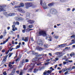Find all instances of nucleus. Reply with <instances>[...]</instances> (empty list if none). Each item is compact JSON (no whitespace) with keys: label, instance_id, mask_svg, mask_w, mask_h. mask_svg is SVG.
I'll return each mask as SVG.
<instances>
[{"label":"nucleus","instance_id":"16","mask_svg":"<svg viewBox=\"0 0 75 75\" xmlns=\"http://www.w3.org/2000/svg\"><path fill=\"white\" fill-rule=\"evenodd\" d=\"M19 6V7H23L24 6V5L23 3H21L20 4V6Z\"/></svg>","mask_w":75,"mask_h":75},{"label":"nucleus","instance_id":"6","mask_svg":"<svg viewBox=\"0 0 75 75\" xmlns=\"http://www.w3.org/2000/svg\"><path fill=\"white\" fill-rule=\"evenodd\" d=\"M8 57V55L5 56L4 57V58L2 62V64H3L4 62H6V61H7V58Z\"/></svg>","mask_w":75,"mask_h":75},{"label":"nucleus","instance_id":"52","mask_svg":"<svg viewBox=\"0 0 75 75\" xmlns=\"http://www.w3.org/2000/svg\"><path fill=\"white\" fill-rule=\"evenodd\" d=\"M68 73V71H67L64 73V74L65 75H66V74H67Z\"/></svg>","mask_w":75,"mask_h":75},{"label":"nucleus","instance_id":"10","mask_svg":"<svg viewBox=\"0 0 75 75\" xmlns=\"http://www.w3.org/2000/svg\"><path fill=\"white\" fill-rule=\"evenodd\" d=\"M28 37H23L22 38V40L23 41H24L25 42H27L28 41Z\"/></svg>","mask_w":75,"mask_h":75},{"label":"nucleus","instance_id":"45","mask_svg":"<svg viewBox=\"0 0 75 75\" xmlns=\"http://www.w3.org/2000/svg\"><path fill=\"white\" fill-rule=\"evenodd\" d=\"M12 33H13V31H11L10 32H9V34H11Z\"/></svg>","mask_w":75,"mask_h":75},{"label":"nucleus","instance_id":"50","mask_svg":"<svg viewBox=\"0 0 75 75\" xmlns=\"http://www.w3.org/2000/svg\"><path fill=\"white\" fill-rule=\"evenodd\" d=\"M17 38H20V35H17Z\"/></svg>","mask_w":75,"mask_h":75},{"label":"nucleus","instance_id":"14","mask_svg":"<svg viewBox=\"0 0 75 75\" xmlns=\"http://www.w3.org/2000/svg\"><path fill=\"white\" fill-rule=\"evenodd\" d=\"M15 18V20L17 21H19L21 20H22V18H21L18 17H16Z\"/></svg>","mask_w":75,"mask_h":75},{"label":"nucleus","instance_id":"42","mask_svg":"<svg viewBox=\"0 0 75 75\" xmlns=\"http://www.w3.org/2000/svg\"><path fill=\"white\" fill-rule=\"evenodd\" d=\"M3 74L4 75H7V74L6 73V71H5L4 73H3Z\"/></svg>","mask_w":75,"mask_h":75},{"label":"nucleus","instance_id":"11","mask_svg":"<svg viewBox=\"0 0 75 75\" xmlns=\"http://www.w3.org/2000/svg\"><path fill=\"white\" fill-rule=\"evenodd\" d=\"M18 11L21 13H25V11L22 9L21 8H19L18 9Z\"/></svg>","mask_w":75,"mask_h":75},{"label":"nucleus","instance_id":"36","mask_svg":"<svg viewBox=\"0 0 75 75\" xmlns=\"http://www.w3.org/2000/svg\"><path fill=\"white\" fill-rule=\"evenodd\" d=\"M31 66H32V67H33V66H34L35 65V64L34 63H32L30 65Z\"/></svg>","mask_w":75,"mask_h":75},{"label":"nucleus","instance_id":"2","mask_svg":"<svg viewBox=\"0 0 75 75\" xmlns=\"http://www.w3.org/2000/svg\"><path fill=\"white\" fill-rule=\"evenodd\" d=\"M4 14L6 17H9V16H15L16 15V14L14 13H9V14H7V13L6 12H4Z\"/></svg>","mask_w":75,"mask_h":75},{"label":"nucleus","instance_id":"28","mask_svg":"<svg viewBox=\"0 0 75 75\" xmlns=\"http://www.w3.org/2000/svg\"><path fill=\"white\" fill-rule=\"evenodd\" d=\"M26 17H30V13H28L26 14Z\"/></svg>","mask_w":75,"mask_h":75},{"label":"nucleus","instance_id":"26","mask_svg":"<svg viewBox=\"0 0 75 75\" xmlns=\"http://www.w3.org/2000/svg\"><path fill=\"white\" fill-rule=\"evenodd\" d=\"M67 64V62H63V64L64 65H65L66 64Z\"/></svg>","mask_w":75,"mask_h":75},{"label":"nucleus","instance_id":"12","mask_svg":"<svg viewBox=\"0 0 75 75\" xmlns=\"http://www.w3.org/2000/svg\"><path fill=\"white\" fill-rule=\"evenodd\" d=\"M23 62L22 63H21V65H23V64L24 63V62H28V61H29V60L28 59H25V60H24V59H23Z\"/></svg>","mask_w":75,"mask_h":75},{"label":"nucleus","instance_id":"37","mask_svg":"<svg viewBox=\"0 0 75 75\" xmlns=\"http://www.w3.org/2000/svg\"><path fill=\"white\" fill-rule=\"evenodd\" d=\"M58 36H56L54 37V38H55L56 39H58Z\"/></svg>","mask_w":75,"mask_h":75},{"label":"nucleus","instance_id":"40","mask_svg":"<svg viewBox=\"0 0 75 75\" xmlns=\"http://www.w3.org/2000/svg\"><path fill=\"white\" fill-rule=\"evenodd\" d=\"M71 10V9L70 8H68L67 9V11H69Z\"/></svg>","mask_w":75,"mask_h":75},{"label":"nucleus","instance_id":"27","mask_svg":"<svg viewBox=\"0 0 75 75\" xmlns=\"http://www.w3.org/2000/svg\"><path fill=\"white\" fill-rule=\"evenodd\" d=\"M11 64V62H10L9 64V67H11L12 66V65Z\"/></svg>","mask_w":75,"mask_h":75},{"label":"nucleus","instance_id":"9","mask_svg":"<svg viewBox=\"0 0 75 75\" xmlns=\"http://www.w3.org/2000/svg\"><path fill=\"white\" fill-rule=\"evenodd\" d=\"M37 43L38 45H40V46H42V40H38L37 41Z\"/></svg>","mask_w":75,"mask_h":75},{"label":"nucleus","instance_id":"4","mask_svg":"<svg viewBox=\"0 0 75 75\" xmlns=\"http://www.w3.org/2000/svg\"><path fill=\"white\" fill-rule=\"evenodd\" d=\"M39 35H42L43 36H46V35H47L45 32L42 30H41L39 32Z\"/></svg>","mask_w":75,"mask_h":75},{"label":"nucleus","instance_id":"61","mask_svg":"<svg viewBox=\"0 0 75 75\" xmlns=\"http://www.w3.org/2000/svg\"><path fill=\"white\" fill-rule=\"evenodd\" d=\"M31 40L32 41H34V40L33 39V38H31Z\"/></svg>","mask_w":75,"mask_h":75},{"label":"nucleus","instance_id":"38","mask_svg":"<svg viewBox=\"0 0 75 75\" xmlns=\"http://www.w3.org/2000/svg\"><path fill=\"white\" fill-rule=\"evenodd\" d=\"M47 38H51V37L49 35H47Z\"/></svg>","mask_w":75,"mask_h":75},{"label":"nucleus","instance_id":"15","mask_svg":"<svg viewBox=\"0 0 75 75\" xmlns=\"http://www.w3.org/2000/svg\"><path fill=\"white\" fill-rule=\"evenodd\" d=\"M71 43H70V45H71L72 44H75V40H71Z\"/></svg>","mask_w":75,"mask_h":75},{"label":"nucleus","instance_id":"20","mask_svg":"<svg viewBox=\"0 0 75 75\" xmlns=\"http://www.w3.org/2000/svg\"><path fill=\"white\" fill-rule=\"evenodd\" d=\"M72 55H75V53H74L72 52L70 54V56H71V57H72Z\"/></svg>","mask_w":75,"mask_h":75},{"label":"nucleus","instance_id":"41","mask_svg":"<svg viewBox=\"0 0 75 75\" xmlns=\"http://www.w3.org/2000/svg\"><path fill=\"white\" fill-rule=\"evenodd\" d=\"M19 61V58H18L16 60V62H18Z\"/></svg>","mask_w":75,"mask_h":75},{"label":"nucleus","instance_id":"64","mask_svg":"<svg viewBox=\"0 0 75 75\" xmlns=\"http://www.w3.org/2000/svg\"><path fill=\"white\" fill-rule=\"evenodd\" d=\"M72 69H75V66H73L72 67Z\"/></svg>","mask_w":75,"mask_h":75},{"label":"nucleus","instance_id":"34","mask_svg":"<svg viewBox=\"0 0 75 75\" xmlns=\"http://www.w3.org/2000/svg\"><path fill=\"white\" fill-rule=\"evenodd\" d=\"M15 8H18L20 7V6H14Z\"/></svg>","mask_w":75,"mask_h":75},{"label":"nucleus","instance_id":"21","mask_svg":"<svg viewBox=\"0 0 75 75\" xmlns=\"http://www.w3.org/2000/svg\"><path fill=\"white\" fill-rule=\"evenodd\" d=\"M8 39H7L5 41H4L3 42V44H6V42L8 41Z\"/></svg>","mask_w":75,"mask_h":75},{"label":"nucleus","instance_id":"17","mask_svg":"<svg viewBox=\"0 0 75 75\" xmlns=\"http://www.w3.org/2000/svg\"><path fill=\"white\" fill-rule=\"evenodd\" d=\"M28 23H30L31 24L32 23H34V21H32L31 20H28Z\"/></svg>","mask_w":75,"mask_h":75},{"label":"nucleus","instance_id":"1","mask_svg":"<svg viewBox=\"0 0 75 75\" xmlns=\"http://www.w3.org/2000/svg\"><path fill=\"white\" fill-rule=\"evenodd\" d=\"M25 6H26L25 8L26 9H28L30 7H34V4L31 3H26L25 4Z\"/></svg>","mask_w":75,"mask_h":75},{"label":"nucleus","instance_id":"62","mask_svg":"<svg viewBox=\"0 0 75 75\" xmlns=\"http://www.w3.org/2000/svg\"><path fill=\"white\" fill-rule=\"evenodd\" d=\"M0 38L1 39H2V38H3V36L2 35L0 37Z\"/></svg>","mask_w":75,"mask_h":75},{"label":"nucleus","instance_id":"19","mask_svg":"<svg viewBox=\"0 0 75 75\" xmlns=\"http://www.w3.org/2000/svg\"><path fill=\"white\" fill-rule=\"evenodd\" d=\"M37 49L39 50V51H41V50H42V48L41 47H38L37 48Z\"/></svg>","mask_w":75,"mask_h":75},{"label":"nucleus","instance_id":"47","mask_svg":"<svg viewBox=\"0 0 75 75\" xmlns=\"http://www.w3.org/2000/svg\"><path fill=\"white\" fill-rule=\"evenodd\" d=\"M30 31V29H26L27 31Z\"/></svg>","mask_w":75,"mask_h":75},{"label":"nucleus","instance_id":"13","mask_svg":"<svg viewBox=\"0 0 75 75\" xmlns=\"http://www.w3.org/2000/svg\"><path fill=\"white\" fill-rule=\"evenodd\" d=\"M55 3L54 2H52L51 3L49 4L48 6H49V7H51L52 6H53L54 5V4Z\"/></svg>","mask_w":75,"mask_h":75},{"label":"nucleus","instance_id":"18","mask_svg":"<svg viewBox=\"0 0 75 75\" xmlns=\"http://www.w3.org/2000/svg\"><path fill=\"white\" fill-rule=\"evenodd\" d=\"M66 45V44H63L62 45H59V47H65Z\"/></svg>","mask_w":75,"mask_h":75},{"label":"nucleus","instance_id":"25","mask_svg":"<svg viewBox=\"0 0 75 75\" xmlns=\"http://www.w3.org/2000/svg\"><path fill=\"white\" fill-rule=\"evenodd\" d=\"M57 54L58 55H61V54H62V53L61 52H58L57 53Z\"/></svg>","mask_w":75,"mask_h":75},{"label":"nucleus","instance_id":"46","mask_svg":"<svg viewBox=\"0 0 75 75\" xmlns=\"http://www.w3.org/2000/svg\"><path fill=\"white\" fill-rule=\"evenodd\" d=\"M16 24H17V25H19L20 23H19V22H18L17 21L16 22Z\"/></svg>","mask_w":75,"mask_h":75},{"label":"nucleus","instance_id":"30","mask_svg":"<svg viewBox=\"0 0 75 75\" xmlns=\"http://www.w3.org/2000/svg\"><path fill=\"white\" fill-rule=\"evenodd\" d=\"M28 27H29V28H33V25H29L28 26Z\"/></svg>","mask_w":75,"mask_h":75},{"label":"nucleus","instance_id":"55","mask_svg":"<svg viewBox=\"0 0 75 75\" xmlns=\"http://www.w3.org/2000/svg\"><path fill=\"white\" fill-rule=\"evenodd\" d=\"M16 72L18 74H19V71H16Z\"/></svg>","mask_w":75,"mask_h":75},{"label":"nucleus","instance_id":"22","mask_svg":"<svg viewBox=\"0 0 75 75\" xmlns=\"http://www.w3.org/2000/svg\"><path fill=\"white\" fill-rule=\"evenodd\" d=\"M16 30H17V28H15V29L14 28L12 29V31H15Z\"/></svg>","mask_w":75,"mask_h":75},{"label":"nucleus","instance_id":"43","mask_svg":"<svg viewBox=\"0 0 75 75\" xmlns=\"http://www.w3.org/2000/svg\"><path fill=\"white\" fill-rule=\"evenodd\" d=\"M60 1L61 2H64V1H65L66 0H60Z\"/></svg>","mask_w":75,"mask_h":75},{"label":"nucleus","instance_id":"5","mask_svg":"<svg viewBox=\"0 0 75 75\" xmlns=\"http://www.w3.org/2000/svg\"><path fill=\"white\" fill-rule=\"evenodd\" d=\"M6 7V5L0 6V12H2L5 11L4 8Z\"/></svg>","mask_w":75,"mask_h":75},{"label":"nucleus","instance_id":"56","mask_svg":"<svg viewBox=\"0 0 75 75\" xmlns=\"http://www.w3.org/2000/svg\"><path fill=\"white\" fill-rule=\"evenodd\" d=\"M32 53L33 54H35V52L34 51H33L32 52Z\"/></svg>","mask_w":75,"mask_h":75},{"label":"nucleus","instance_id":"31","mask_svg":"<svg viewBox=\"0 0 75 75\" xmlns=\"http://www.w3.org/2000/svg\"><path fill=\"white\" fill-rule=\"evenodd\" d=\"M71 38H75V35H73L71 37Z\"/></svg>","mask_w":75,"mask_h":75},{"label":"nucleus","instance_id":"3","mask_svg":"<svg viewBox=\"0 0 75 75\" xmlns=\"http://www.w3.org/2000/svg\"><path fill=\"white\" fill-rule=\"evenodd\" d=\"M40 4L42 6L44 9H46V8H47V6L46 5V3H45L44 2L42 4V0H40Z\"/></svg>","mask_w":75,"mask_h":75},{"label":"nucleus","instance_id":"57","mask_svg":"<svg viewBox=\"0 0 75 75\" xmlns=\"http://www.w3.org/2000/svg\"><path fill=\"white\" fill-rule=\"evenodd\" d=\"M20 75H23V72H21L20 73Z\"/></svg>","mask_w":75,"mask_h":75},{"label":"nucleus","instance_id":"24","mask_svg":"<svg viewBox=\"0 0 75 75\" xmlns=\"http://www.w3.org/2000/svg\"><path fill=\"white\" fill-rule=\"evenodd\" d=\"M13 53H10L9 54V57H11V55H13Z\"/></svg>","mask_w":75,"mask_h":75},{"label":"nucleus","instance_id":"63","mask_svg":"<svg viewBox=\"0 0 75 75\" xmlns=\"http://www.w3.org/2000/svg\"><path fill=\"white\" fill-rule=\"evenodd\" d=\"M41 65V63L37 64V65Z\"/></svg>","mask_w":75,"mask_h":75},{"label":"nucleus","instance_id":"58","mask_svg":"<svg viewBox=\"0 0 75 75\" xmlns=\"http://www.w3.org/2000/svg\"><path fill=\"white\" fill-rule=\"evenodd\" d=\"M44 47H45V48H47V45H44Z\"/></svg>","mask_w":75,"mask_h":75},{"label":"nucleus","instance_id":"35","mask_svg":"<svg viewBox=\"0 0 75 75\" xmlns=\"http://www.w3.org/2000/svg\"><path fill=\"white\" fill-rule=\"evenodd\" d=\"M49 64H50V62H46L45 63V65H48Z\"/></svg>","mask_w":75,"mask_h":75},{"label":"nucleus","instance_id":"32","mask_svg":"<svg viewBox=\"0 0 75 75\" xmlns=\"http://www.w3.org/2000/svg\"><path fill=\"white\" fill-rule=\"evenodd\" d=\"M38 71V69H35L34 70V72H36Z\"/></svg>","mask_w":75,"mask_h":75},{"label":"nucleus","instance_id":"44","mask_svg":"<svg viewBox=\"0 0 75 75\" xmlns=\"http://www.w3.org/2000/svg\"><path fill=\"white\" fill-rule=\"evenodd\" d=\"M22 32L23 33H25V30L24 29V30H22Z\"/></svg>","mask_w":75,"mask_h":75},{"label":"nucleus","instance_id":"60","mask_svg":"<svg viewBox=\"0 0 75 75\" xmlns=\"http://www.w3.org/2000/svg\"><path fill=\"white\" fill-rule=\"evenodd\" d=\"M75 10V9L74 8H73V9L72 10V11L73 12Z\"/></svg>","mask_w":75,"mask_h":75},{"label":"nucleus","instance_id":"39","mask_svg":"<svg viewBox=\"0 0 75 75\" xmlns=\"http://www.w3.org/2000/svg\"><path fill=\"white\" fill-rule=\"evenodd\" d=\"M20 47V46H19V45H17V47H16V49H18V48H19Z\"/></svg>","mask_w":75,"mask_h":75},{"label":"nucleus","instance_id":"53","mask_svg":"<svg viewBox=\"0 0 75 75\" xmlns=\"http://www.w3.org/2000/svg\"><path fill=\"white\" fill-rule=\"evenodd\" d=\"M14 49V48H12V49H10L9 50H9H10V51H12Z\"/></svg>","mask_w":75,"mask_h":75},{"label":"nucleus","instance_id":"7","mask_svg":"<svg viewBox=\"0 0 75 75\" xmlns=\"http://www.w3.org/2000/svg\"><path fill=\"white\" fill-rule=\"evenodd\" d=\"M50 11L53 14H57V11L55 9H51Z\"/></svg>","mask_w":75,"mask_h":75},{"label":"nucleus","instance_id":"51","mask_svg":"<svg viewBox=\"0 0 75 75\" xmlns=\"http://www.w3.org/2000/svg\"><path fill=\"white\" fill-rule=\"evenodd\" d=\"M2 52H5V50L3 49V50L2 51Z\"/></svg>","mask_w":75,"mask_h":75},{"label":"nucleus","instance_id":"23","mask_svg":"<svg viewBox=\"0 0 75 75\" xmlns=\"http://www.w3.org/2000/svg\"><path fill=\"white\" fill-rule=\"evenodd\" d=\"M72 68L70 67L67 69V71H71V70H72Z\"/></svg>","mask_w":75,"mask_h":75},{"label":"nucleus","instance_id":"54","mask_svg":"<svg viewBox=\"0 0 75 75\" xmlns=\"http://www.w3.org/2000/svg\"><path fill=\"white\" fill-rule=\"evenodd\" d=\"M50 61V59H47V60H46V62H49V61Z\"/></svg>","mask_w":75,"mask_h":75},{"label":"nucleus","instance_id":"59","mask_svg":"<svg viewBox=\"0 0 75 75\" xmlns=\"http://www.w3.org/2000/svg\"><path fill=\"white\" fill-rule=\"evenodd\" d=\"M48 40L49 41H52V39H49Z\"/></svg>","mask_w":75,"mask_h":75},{"label":"nucleus","instance_id":"8","mask_svg":"<svg viewBox=\"0 0 75 75\" xmlns=\"http://www.w3.org/2000/svg\"><path fill=\"white\" fill-rule=\"evenodd\" d=\"M51 73V70H48L47 71H45V72L43 73L44 75H49Z\"/></svg>","mask_w":75,"mask_h":75},{"label":"nucleus","instance_id":"49","mask_svg":"<svg viewBox=\"0 0 75 75\" xmlns=\"http://www.w3.org/2000/svg\"><path fill=\"white\" fill-rule=\"evenodd\" d=\"M33 69V68H31L29 69V71H32V69Z\"/></svg>","mask_w":75,"mask_h":75},{"label":"nucleus","instance_id":"29","mask_svg":"<svg viewBox=\"0 0 75 75\" xmlns=\"http://www.w3.org/2000/svg\"><path fill=\"white\" fill-rule=\"evenodd\" d=\"M23 27L24 30H26V27H25V25H23Z\"/></svg>","mask_w":75,"mask_h":75},{"label":"nucleus","instance_id":"33","mask_svg":"<svg viewBox=\"0 0 75 75\" xmlns=\"http://www.w3.org/2000/svg\"><path fill=\"white\" fill-rule=\"evenodd\" d=\"M68 71V69L65 68L63 70L64 72H65V71Z\"/></svg>","mask_w":75,"mask_h":75},{"label":"nucleus","instance_id":"48","mask_svg":"<svg viewBox=\"0 0 75 75\" xmlns=\"http://www.w3.org/2000/svg\"><path fill=\"white\" fill-rule=\"evenodd\" d=\"M12 27L13 28H15V25H13L12 26Z\"/></svg>","mask_w":75,"mask_h":75}]
</instances>
